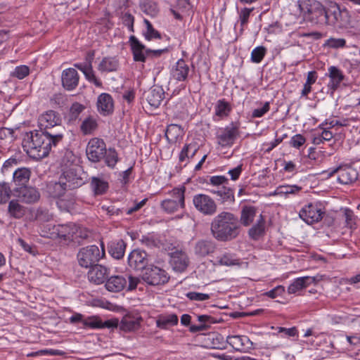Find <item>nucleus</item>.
<instances>
[{
	"label": "nucleus",
	"instance_id": "13",
	"mask_svg": "<svg viewBox=\"0 0 360 360\" xmlns=\"http://www.w3.org/2000/svg\"><path fill=\"white\" fill-rule=\"evenodd\" d=\"M75 229V224L69 223L66 224L53 225L51 228H49V238L52 239H63L65 240H72L73 231Z\"/></svg>",
	"mask_w": 360,
	"mask_h": 360
},
{
	"label": "nucleus",
	"instance_id": "39",
	"mask_svg": "<svg viewBox=\"0 0 360 360\" xmlns=\"http://www.w3.org/2000/svg\"><path fill=\"white\" fill-rule=\"evenodd\" d=\"M264 219L262 214L257 224L248 231L249 236L253 240H257L264 233Z\"/></svg>",
	"mask_w": 360,
	"mask_h": 360
},
{
	"label": "nucleus",
	"instance_id": "18",
	"mask_svg": "<svg viewBox=\"0 0 360 360\" xmlns=\"http://www.w3.org/2000/svg\"><path fill=\"white\" fill-rule=\"evenodd\" d=\"M216 243L212 240L201 239L193 247L195 255L198 258L205 257L214 252Z\"/></svg>",
	"mask_w": 360,
	"mask_h": 360
},
{
	"label": "nucleus",
	"instance_id": "26",
	"mask_svg": "<svg viewBox=\"0 0 360 360\" xmlns=\"http://www.w3.org/2000/svg\"><path fill=\"white\" fill-rule=\"evenodd\" d=\"M209 192L217 195L219 198L217 199L223 204H232L235 202L234 191L232 188L222 186L217 188H210Z\"/></svg>",
	"mask_w": 360,
	"mask_h": 360
},
{
	"label": "nucleus",
	"instance_id": "29",
	"mask_svg": "<svg viewBox=\"0 0 360 360\" xmlns=\"http://www.w3.org/2000/svg\"><path fill=\"white\" fill-rule=\"evenodd\" d=\"M31 176V171L29 168L21 167L16 169L13 174V182L15 187L24 186L27 184Z\"/></svg>",
	"mask_w": 360,
	"mask_h": 360
},
{
	"label": "nucleus",
	"instance_id": "44",
	"mask_svg": "<svg viewBox=\"0 0 360 360\" xmlns=\"http://www.w3.org/2000/svg\"><path fill=\"white\" fill-rule=\"evenodd\" d=\"M13 193V188L7 182H0V203L4 204L11 198Z\"/></svg>",
	"mask_w": 360,
	"mask_h": 360
},
{
	"label": "nucleus",
	"instance_id": "8",
	"mask_svg": "<svg viewBox=\"0 0 360 360\" xmlns=\"http://www.w3.org/2000/svg\"><path fill=\"white\" fill-rule=\"evenodd\" d=\"M141 278L148 285H159L167 283L169 281V276L165 270L150 265L142 272Z\"/></svg>",
	"mask_w": 360,
	"mask_h": 360
},
{
	"label": "nucleus",
	"instance_id": "37",
	"mask_svg": "<svg viewBox=\"0 0 360 360\" xmlns=\"http://www.w3.org/2000/svg\"><path fill=\"white\" fill-rule=\"evenodd\" d=\"M91 186L95 195H103L108 189V183L103 179L96 176L91 177Z\"/></svg>",
	"mask_w": 360,
	"mask_h": 360
},
{
	"label": "nucleus",
	"instance_id": "41",
	"mask_svg": "<svg viewBox=\"0 0 360 360\" xmlns=\"http://www.w3.org/2000/svg\"><path fill=\"white\" fill-rule=\"evenodd\" d=\"M98 127L96 119L89 116L84 120L82 122L80 129L84 135L91 134Z\"/></svg>",
	"mask_w": 360,
	"mask_h": 360
},
{
	"label": "nucleus",
	"instance_id": "7",
	"mask_svg": "<svg viewBox=\"0 0 360 360\" xmlns=\"http://www.w3.org/2000/svg\"><path fill=\"white\" fill-rule=\"evenodd\" d=\"M240 124L232 122L224 128H219L216 133L217 143L221 147H231L240 135Z\"/></svg>",
	"mask_w": 360,
	"mask_h": 360
},
{
	"label": "nucleus",
	"instance_id": "62",
	"mask_svg": "<svg viewBox=\"0 0 360 360\" xmlns=\"http://www.w3.org/2000/svg\"><path fill=\"white\" fill-rule=\"evenodd\" d=\"M141 242L149 248L159 247L160 243V241L153 236H143Z\"/></svg>",
	"mask_w": 360,
	"mask_h": 360
},
{
	"label": "nucleus",
	"instance_id": "48",
	"mask_svg": "<svg viewBox=\"0 0 360 360\" xmlns=\"http://www.w3.org/2000/svg\"><path fill=\"white\" fill-rule=\"evenodd\" d=\"M85 109V106L77 102L72 104L69 111V121H75L80 113Z\"/></svg>",
	"mask_w": 360,
	"mask_h": 360
},
{
	"label": "nucleus",
	"instance_id": "10",
	"mask_svg": "<svg viewBox=\"0 0 360 360\" xmlns=\"http://www.w3.org/2000/svg\"><path fill=\"white\" fill-rule=\"evenodd\" d=\"M86 153L91 162H98L104 158L107 153L105 143L101 139H91L87 144Z\"/></svg>",
	"mask_w": 360,
	"mask_h": 360
},
{
	"label": "nucleus",
	"instance_id": "54",
	"mask_svg": "<svg viewBox=\"0 0 360 360\" xmlns=\"http://www.w3.org/2000/svg\"><path fill=\"white\" fill-rule=\"evenodd\" d=\"M219 262L221 265L224 266H234L240 264L239 259L234 258V257L231 254L224 255L219 258Z\"/></svg>",
	"mask_w": 360,
	"mask_h": 360
},
{
	"label": "nucleus",
	"instance_id": "56",
	"mask_svg": "<svg viewBox=\"0 0 360 360\" xmlns=\"http://www.w3.org/2000/svg\"><path fill=\"white\" fill-rule=\"evenodd\" d=\"M229 181V179L224 176H212L210 178L211 185L214 186L213 188H217L222 186H225Z\"/></svg>",
	"mask_w": 360,
	"mask_h": 360
},
{
	"label": "nucleus",
	"instance_id": "61",
	"mask_svg": "<svg viewBox=\"0 0 360 360\" xmlns=\"http://www.w3.org/2000/svg\"><path fill=\"white\" fill-rule=\"evenodd\" d=\"M253 10L254 8H244L240 11L239 18L240 21V25L242 27H243L245 25L248 23L250 15Z\"/></svg>",
	"mask_w": 360,
	"mask_h": 360
},
{
	"label": "nucleus",
	"instance_id": "31",
	"mask_svg": "<svg viewBox=\"0 0 360 360\" xmlns=\"http://www.w3.org/2000/svg\"><path fill=\"white\" fill-rule=\"evenodd\" d=\"M328 73L330 77L328 87L335 91L343 81L345 75L342 72L335 66H330L328 68Z\"/></svg>",
	"mask_w": 360,
	"mask_h": 360
},
{
	"label": "nucleus",
	"instance_id": "24",
	"mask_svg": "<svg viewBox=\"0 0 360 360\" xmlns=\"http://www.w3.org/2000/svg\"><path fill=\"white\" fill-rule=\"evenodd\" d=\"M65 185L63 179L60 176L58 181H51L46 183V192L51 198H60L68 191Z\"/></svg>",
	"mask_w": 360,
	"mask_h": 360
},
{
	"label": "nucleus",
	"instance_id": "51",
	"mask_svg": "<svg viewBox=\"0 0 360 360\" xmlns=\"http://www.w3.org/2000/svg\"><path fill=\"white\" fill-rule=\"evenodd\" d=\"M324 46L331 49L344 48L346 46V40L342 38L330 37L326 41Z\"/></svg>",
	"mask_w": 360,
	"mask_h": 360
},
{
	"label": "nucleus",
	"instance_id": "38",
	"mask_svg": "<svg viewBox=\"0 0 360 360\" xmlns=\"http://www.w3.org/2000/svg\"><path fill=\"white\" fill-rule=\"evenodd\" d=\"M182 129L178 124H169L165 131V137L169 143H176L178 138L181 136Z\"/></svg>",
	"mask_w": 360,
	"mask_h": 360
},
{
	"label": "nucleus",
	"instance_id": "33",
	"mask_svg": "<svg viewBox=\"0 0 360 360\" xmlns=\"http://www.w3.org/2000/svg\"><path fill=\"white\" fill-rule=\"evenodd\" d=\"M120 65L119 60L117 57H104L98 66V70L101 72H115L118 70Z\"/></svg>",
	"mask_w": 360,
	"mask_h": 360
},
{
	"label": "nucleus",
	"instance_id": "15",
	"mask_svg": "<svg viewBox=\"0 0 360 360\" xmlns=\"http://www.w3.org/2000/svg\"><path fill=\"white\" fill-rule=\"evenodd\" d=\"M13 195L26 203H32L39 199L40 195L38 191L32 186L27 185L13 188Z\"/></svg>",
	"mask_w": 360,
	"mask_h": 360
},
{
	"label": "nucleus",
	"instance_id": "27",
	"mask_svg": "<svg viewBox=\"0 0 360 360\" xmlns=\"http://www.w3.org/2000/svg\"><path fill=\"white\" fill-rule=\"evenodd\" d=\"M97 107L101 114L103 115L111 114L114 108L112 96L108 94H101L98 98Z\"/></svg>",
	"mask_w": 360,
	"mask_h": 360
},
{
	"label": "nucleus",
	"instance_id": "63",
	"mask_svg": "<svg viewBox=\"0 0 360 360\" xmlns=\"http://www.w3.org/2000/svg\"><path fill=\"white\" fill-rule=\"evenodd\" d=\"M306 141L305 138L301 134H296L291 138L290 144L291 146L299 148Z\"/></svg>",
	"mask_w": 360,
	"mask_h": 360
},
{
	"label": "nucleus",
	"instance_id": "47",
	"mask_svg": "<svg viewBox=\"0 0 360 360\" xmlns=\"http://www.w3.org/2000/svg\"><path fill=\"white\" fill-rule=\"evenodd\" d=\"M105 162L109 167L114 168L118 162V155L114 148H109L105 155Z\"/></svg>",
	"mask_w": 360,
	"mask_h": 360
},
{
	"label": "nucleus",
	"instance_id": "52",
	"mask_svg": "<svg viewBox=\"0 0 360 360\" xmlns=\"http://www.w3.org/2000/svg\"><path fill=\"white\" fill-rule=\"evenodd\" d=\"M101 319L97 316H89L83 323V328H101Z\"/></svg>",
	"mask_w": 360,
	"mask_h": 360
},
{
	"label": "nucleus",
	"instance_id": "3",
	"mask_svg": "<svg viewBox=\"0 0 360 360\" xmlns=\"http://www.w3.org/2000/svg\"><path fill=\"white\" fill-rule=\"evenodd\" d=\"M304 20L318 27L326 26L328 10L321 2L308 0L303 4H299Z\"/></svg>",
	"mask_w": 360,
	"mask_h": 360
},
{
	"label": "nucleus",
	"instance_id": "35",
	"mask_svg": "<svg viewBox=\"0 0 360 360\" xmlns=\"http://www.w3.org/2000/svg\"><path fill=\"white\" fill-rule=\"evenodd\" d=\"M178 316L174 314L160 315L156 320V326L161 329H167L169 326L178 323Z\"/></svg>",
	"mask_w": 360,
	"mask_h": 360
},
{
	"label": "nucleus",
	"instance_id": "49",
	"mask_svg": "<svg viewBox=\"0 0 360 360\" xmlns=\"http://www.w3.org/2000/svg\"><path fill=\"white\" fill-rule=\"evenodd\" d=\"M242 335H229L227 342L236 351H244Z\"/></svg>",
	"mask_w": 360,
	"mask_h": 360
},
{
	"label": "nucleus",
	"instance_id": "36",
	"mask_svg": "<svg viewBox=\"0 0 360 360\" xmlns=\"http://www.w3.org/2000/svg\"><path fill=\"white\" fill-rule=\"evenodd\" d=\"M256 215V208L252 206H244L241 210L240 224L245 226H249L254 220Z\"/></svg>",
	"mask_w": 360,
	"mask_h": 360
},
{
	"label": "nucleus",
	"instance_id": "28",
	"mask_svg": "<svg viewBox=\"0 0 360 360\" xmlns=\"http://www.w3.org/2000/svg\"><path fill=\"white\" fill-rule=\"evenodd\" d=\"M189 70V66L186 64V61L183 59H180L173 68L172 75L174 79L183 82L187 79Z\"/></svg>",
	"mask_w": 360,
	"mask_h": 360
},
{
	"label": "nucleus",
	"instance_id": "16",
	"mask_svg": "<svg viewBox=\"0 0 360 360\" xmlns=\"http://www.w3.org/2000/svg\"><path fill=\"white\" fill-rule=\"evenodd\" d=\"M144 97L153 108H158L165 98V91L162 86L154 85L144 93Z\"/></svg>",
	"mask_w": 360,
	"mask_h": 360
},
{
	"label": "nucleus",
	"instance_id": "43",
	"mask_svg": "<svg viewBox=\"0 0 360 360\" xmlns=\"http://www.w3.org/2000/svg\"><path fill=\"white\" fill-rule=\"evenodd\" d=\"M198 147L195 144H187L182 148L179 154V161L184 162L186 158H192L198 152Z\"/></svg>",
	"mask_w": 360,
	"mask_h": 360
},
{
	"label": "nucleus",
	"instance_id": "5",
	"mask_svg": "<svg viewBox=\"0 0 360 360\" xmlns=\"http://www.w3.org/2000/svg\"><path fill=\"white\" fill-rule=\"evenodd\" d=\"M103 249L99 250L96 245H89L82 248L77 253L79 264L84 268H90L96 264L104 256Z\"/></svg>",
	"mask_w": 360,
	"mask_h": 360
},
{
	"label": "nucleus",
	"instance_id": "23",
	"mask_svg": "<svg viewBox=\"0 0 360 360\" xmlns=\"http://www.w3.org/2000/svg\"><path fill=\"white\" fill-rule=\"evenodd\" d=\"M129 42L133 53L134 60L139 62H145L146 58L148 57V53H146L148 49H146L134 35L129 37Z\"/></svg>",
	"mask_w": 360,
	"mask_h": 360
},
{
	"label": "nucleus",
	"instance_id": "22",
	"mask_svg": "<svg viewBox=\"0 0 360 360\" xmlns=\"http://www.w3.org/2000/svg\"><path fill=\"white\" fill-rule=\"evenodd\" d=\"M170 263L174 270L184 271L189 264V259L185 252L176 250L170 253Z\"/></svg>",
	"mask_w": 360,
	"mask_h": 360
},
{
	"label": "nucleus",
	"instance_id": "6",
	"mask_svg": "<svg viewBox=\"0 0 360 360\" xmlns=\"http://www.w3.org/2000/svg\"><path fill=\"white\" fill-rule=\"evenodd\" d=\"M185 186L173 188L171 192V198L165 199L161 202L162 209L169 214L174 213L179 209L185 207Z\"/></svg>",
	"mask_w": 360,
	"mask_h": 360
},
{
	"label": "nucleus",
	"instance_id": "40",
	"mask_svg": "<svg viewBox=\"0 0 360 360\" xmlns=\"http://www.w3.org/2000/svg\"><path fill=\"white\" fill-rule=\"evenodd\" d=\"M72 241L81 243L83 240L88 239L91 233L86 228L78 226L75 224V229L73 231Z\"/></svg>",
	"mask_w": 360,
	"mask_h": 360
},
{
	"label": "nucleus",
	"instance_id": "1",
	"mask_svg": "<svg viewBox=\"0 0 360 360\" xmlns=\"http://www.w3.org/2000/svg\"><path fill=\"white\" fill-rule=\"evenodd\" d=\"M64 132L65 128L62 124L31 132L30 140L24 146L28 148L27 155L34 160H41L46 157L51 147L56 146L63 141Z\"/></svg>",
	"mask_w": 360,
	"mask_h": 360
},
{
	"label": "nucleus",
	"instance_id": "25",
	"mask_svg": "<svg viewBox=\"0 0 360 360\" xmlns=\"http://www.w3.org/2000/svg\"><path fill=\"white\" fill-rule=\"evenodd\" d=\"M142 321L143 319L141 316L127 314L122 319L119 323V328L124 332L135 331L140 328Z\"/></svg>",
	"mask_w": 360,
	"mask_h": 360
},
{
	"label": "nucleus",
	"instance_id": "45",
	"mask_svg": "<svg viewBox=\"0 0 360 360\" xmlns=\"http://www.w3.org/2000/svg\"><path fill=\"white\" fill-rule=\"evenodd\" d=\"M8 210L9 214L16 219H20L25 214L23 207L15 200L10 201Z\"/></svg>",
	"mask_w": 360,
	"mask_h": 360
},
{
	"label": "nucleus",
	"instance_id": "12",
	"mask_svg": "<svg viewBox=\"0 0 360 360\" xmlns=\"http://www.w3.org/2000/svg\"><path fill=\"white\" fill-rule=\"evenodd\" d=\"M324 212L317 204L309 203L299 212L300 217L308 224L321 221Z\"/></svg>",
	"mask_w": 360,
	"mask_h": 360
},
{
	"label": "nucleus",
	"instance_id": "11",
	"mask_svg": "<svg viewBox=\"0 0 360 360\" xmlns=\"http://www.w3.org/2000/svg\"><path fill=\"white\" fill-rule=\"evenodd\" d=\"M335 173H338V180L342 184H352L357 180L359 176L356 169L352 167H338L333 169L323 171L322 172L327 177H330Z\"/></svg>",
	"mask_w": 360,
	"mask_h": 360
},
{
	"label": "nucleus",
	"instance_id": "46",
	"mask_svg": "<svg viewBox=\"0 0 360 360\" xmlns=\"http://www.w3.org/2000/svg\"><path fill=\"white\" fill-rule=\"evenodd\" d=\"M317 79V73L316 71H310L307 74V81L304 84L302 91V96H307L311 91V85L314 84Z\"/></svg>",
	"mask_w": 360,
	"mask_h": 360
},
{
	"label": "nucleus",
	"instance_id": "9",
	"mask_svg": "<svg viewBox=\"0 0 360 360\" xmlns=\"http://www.w3.org/2000/svg\"><path fill=\"white\" fill-rule=\"evenodd\" d=\"M193 203L195 208L204 215H213L217 210L216 202L208 195L202 193L195 195Z\"/></svg>",
	"mask_w": 360,
	"mask_h": 360
},
{
	"label": "nucleus",
	"instance_id": "53",
	"mask_svg": "<svg viewBox=\"0 0 360 360\" xmlns=\"http://www.w3.org/2000/svg\"><path fill=\"white\" fill-rule=\"evenodd\" d=\"M266 53V49L264 46H257L254 49L251 53V60L252 62L259 63L264 58Z\"/></svg>",
	"mask_w": 360,
	"mask_h": 360
},
{
	"label": "nucleus",
	"instance_id": "55",
	"mask_svg": "<svg viewBox=\"0 0 360 360\" xmlns=\"http://www.w3.org/2000/svg\"><path fill=\"white\" fill-rule=\"evenodd\" d=\"M30 73V69L26 65H20L15 68L11 75L19 79H22Z\"/></svg>",
	"mask_w": 360,
	"mask_h": 360
},
{
	"label": "nucleus",
	"instance_id": "14",
	"mask_svg": "<svg viewBox=\"0 0 360 360\" xmlns=\"http://www.w3.org/2000/svg\"><path fill=\"white\" fill-rule=\"evenodd\" d=\"M148 263V256L146 252L136 249L132 250L128 257L129 266L136 271L146 269Z\"/></svg>",
	"mask_w": 360,
	"mask_h": 360
},
{
	"label": "nucleus",
	"instance_id": "19",
	"mask_svg": "<svg viewBox=\"0 0 360 360\" xmlns=\"http://www.w3.org/2000/svg\"><path fill=\"white\" fill-rule=\"evenodd\" d=\"M79 79V74L75 68H70L64 70L62 72V85L68 91L75 89L78 86Z\"/></svg>",
	"mask_w": 360,
	"mask_h": 360
},
{
	"label": "nucleus",
	"instance_id": "17",
	"mask_svg": "<svg viewBox=\"0 0 360 360\" xmlns=\"http://www.w3.org/2000/svg\"><path fill=\"white\" fill-rule=\"evenodd\" d=\"M38 122L39 129H49L51 128V127L61 124L62 120L58 112L50 110L46 111L39 116Z\"/></svg>",
	"mask_w": 360,
	"mask_h": 360
},
{
	"label": "nucleus",
	"instance_id": "60",
	"mask_svg": "<svg viewBox=\"0 0 360 360\" xmlns=\"http://www.w3.org/2000/svg\"><path fill=\"white\" fill-rule=\"evenodd\" d=\"M122 20L123 24L128 27L129 30L134 32V17L129 13H125L122 15Z\"/></svg>",
	"mask_w": 360,
	"mask_h": 360
},
{
	"label": "nucleus",
	"instance_id": "57",
	"mask_svg": "<svg viewBox=\"0 0 360 360\" xmlns=\"http://www.w3.org/2000/svg\"><path fill=\"white\" fill-rule=\"evenodd\" d=\"M84 76L89 82L94 83L96 86L102 87V82L96 77L92 65H89V70L84 72Z\"/></svg>",
	"mask_w": 360,
	"mask_h": 360
},
{
	"label": "nucleus",
	"instance_id": "30",
	"mask_svg": "<svg viewBox=\"0 0 360 360\" xmlns=\"http://www.w3.org/2000/svg\"><path fill=\"white\" fill-rule=\"evenodd\" d=\"M127 285V280L122 276H112L105 282V288L110 292H120Z\"/></svg>",
	"mask_w": 360,
	"mask_h": 360
},
{
	"label": "nucleus",
	"instance_id": "50",
	"mask_svg": "<svg viewBox=\"0 0 360 360\" xmlns=\"http://www.w3.org/2000/svg\"><path fill=\"white\" fill-rule=\"evenodd\" d=\"M301 190L302 187L297 185L281 186L276 188V193L284 195L296 194Z\"/></svg>",
	"mask_w": 360,
	"mask_h": 360
},
{
	"label": "nucleus",
	"instance_id": "64",
	"mask_svg": "<svg viewBox=\"0 0 360 360\" xmlns=\"http://www.w3.org/2000/svg\"><path fill=\"white\" fill-rule=\"evenodd\" d=\"M270 109L269 102H266L260 108L255 109L252 112V117H261Z\"/></svg>",
	"mask_w": 360,
	"mask_h": 360
},
{
	"label": "nucleus",
	"instance_id": "4",
	"mask_svg": "<svg viewBox=\"0 0 360 360\" xmlns=\"http://www.w3.org/2000/svg\"><path fill=\"white\" fill-rule=\"evenodd\" d=\"M326 26H332L339 29L347 28L350 24V15L347 9H340L338 4H335L328 7Z\"/></svg>",
	"mask_w": 360,
	"mask_h": 360
},
{
	"label": "nucleus",
	"instance_id": "59",
	"mask_svg": "<svg viewBox=\"0 0 360 360\" xmlns=\"http://www.w3.org/2000/svg\"><path fill=\"white\" fill-rule=\"evenodd\" d=\"M198 320L199 322L202 323H207L209 325V328L210 325L212 323H220L223 321L221 318L217 319L210 315H200L198 316Z\"/></svg>",
	"mask_w": 360,
	"mask_h": 360
},
{
	"label": "nucleus",
	"instance_id": "58",
	"mask_svg": "<svg viewBox=\"0 0 360 360\" xmlns=\"http://www.w3.org/2000/svg\"><path fill=\"white\" fill-rule=\"evenodd\" d=\"M186 297L190 300L195 301H204L210 299V295L209 294L197 292H189L186 293Z\"/></svg>",
	"mask_w": 360,
	"mask_h": 360
},
{
	"label": "nucleus",
	"instance_id": "32",
	"mask_svg": "<svg viewBox=\"0 0 360 360\" xmlns=\"http://www.w3.org/2000/svg\"><path fill=\"white\" fill-rule=\"evenodd\" d=\"M126 249V243L123 240L111 241L108 245V252L115 259L123 257Z\"/></svg>",
	"mask_w": 360,
	"mask_h": 360
},
{
	"label": "nucleus",
	"instance_id": "42",
	"mask_svg": "<svg viewBox=\"0 0 360 360\" xmlns=\"http://www.w3.org/2000/svg\"><path fill=\"white\" fill-rule=\"evenodd\" d=\"M231 111V107L224 99H220L217 101L215 106V115L218 117H226Z\"/></svg>",
	"mask_w": 360,
	"mask_h": 360
},
{
	"label": "nucleus",
	"instance_id": "21",
	"mask_svg": "<svg viewBox=\"0 0 360 360\" xmlns=\"http://www.w3.org/2000/svg\"><path fill=\"white\" fill-rule=\"evenodd\" d=\"M60 176L65 183V187L68 190L77 188L84 184L83 179L72 168L64 171Z\"/></svg>",
	"mask_w": 360,
	"mask_h": 360
},
{
	"label": "nucleus",
	"instance_id": "20",
	"mask_svg": "<svg viewBox=\"0 0 360 360\" xmlns=\"http://www.w3.org/2000/svg\"><path fill=\"white\" fill-rule=\"evenodd\" d=\"M109 275V269L100 264H96L88 272V279L90 282L96 285L103 283Z\"/></svg>",
	"mask_w": 360,
	"mask_h": 360
},
{
	"label": "nucleus",
	"instance_id": "2",
	"mask_svg": "<svg viewBox=\"0 0 360 360\" xmlns=\"http://www.w3.org/2000/svg\"><path fill=\"white\" fill-rule=\"evenodd\" d=\"M210 229L216 240L227 242L239 236L240 225L237 216L230 212L224 211L213 219Z\"/></svg>",
	"mask_w": 360,
	"mask_h": 360
},
{
	"label": "nucleus",
	"instance_id": "34",
	"mask_svg": "<svg viewBox=\"0 0 360 360\" xmlns=\"http://www.w3.org/2000/svg\"><path fill=\"white\" fill-rule=\"evenodd\" d=\"M315 281L314 277L304 276L295 279L288 288V292L290 294H293L300 290Z\"/></svg>",
	"mask_w": 360,
	"mask_h": 360
}]
</instances>
